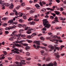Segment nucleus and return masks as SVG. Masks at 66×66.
<instances>
[{
  "instance_id": "53",
  "label": "nucleus",
  "mask_w": 66,
  "mask_h": 66,
  "mask_svg": "<svg viewBox=\"0 0 66 66\" xmlns=\"http://www.w3.org/2000/svg\"><path fill=\"white\" fill-rule=\"evenodd\" d=\"M51 14L53 15V16L54 17H55V14L54 13H51Z\"/></svg>"
},
{
  "instance_id": "8",
  "label": "nucleus",
  "mask_w": 66,
  "mask_h": 66,
  "mask_svg": "<svg viewBox=\"0 0 66 66\" xmlns=\"http://www.w3.org/2000/svg\"><path fill=\"white\" fill-rule=\"evenodd\" d=\"M11 36H13L11 37L9 39V40H10L11 41H13L14 40V37L15 36H16L17 37V34H14L13 35H11Z\"/></svg>"
},
{
  "instance_id": "52",
  "label": "nucleus",
  "mask_w": 66,
  "mask_h": 66,
  "mask_svg": "<svg viewBox=\"0 0 66 66\" xmlns=\"http://www.w3.org/2000/svg\"><path fill=\"white\" fill-rule=\"evenodd\" d=\"M19 21L20 22H22V20L20 19L19 20Z\"/></svg>"
},
{
  "instance_id": "42",
  "label": "nucleus",
  "mask_w": 66,
  "mask_h": 66,
  "mask_svg": "<svg viewBox=\"0 0 66 66\" xmlns=\"http://www.w3.org/2000/svg\"><path fill=\"white\" fill-rule=\"evenodd\" d=\"M2 0H0V2L1 4H2L4 2V1H2Z\"/></svg>"
},
{
  "instance_id": "21",
  "label": "nucleus",
  "mask_w": 66,
  "mask_h": 66,
  "mask_svg": "<svg viewBox=\"0 0 66 66\" xmlns=\"http://www.w3.org/2000/svg\"><path fill=\"white\" fill-rule=\"evenodd\" d=\"M46 9L47 10H50V11H54V9H53L50 8H47Z\"/></svg>"
},
{
  "instance_id": "1",
  "label": "nucleus",
  "mask_w": 66,
  "mask_h": 66,
  "mask_svg": "<svg viewBox=\"0 0 66 66\" xmlns=\"http://www.w3.org/2000/svg\"><path fill=\"white\" fill-rule=\"evenodd\" d=\"M64 47L65 46L64 45H61L60 47H57L56 46H50V47L52 50H53V49H54L55 48L56 50H57L58 51H59V49H60V50H62V49H63V48H64Z\"/></svg>"
},
{
  "instance_id": "33",
  "label": "nucleus",
  "mask_w": 66,
  "mask_h": 66,
  "mask_svg": "<svg viewBox=\"0 0 66 66\" xmlns=\"http://www.w3.org/2000/svg\"><path fill=\"white\" fill-rule=\"evenodd\" d=\"M35 12V11H33V10H31L30 11L29 13L30 14H31L32 13H33L34 12Z\"/></svg>"
},
{
  "instance_id": "24",
  "label": "nucleus",
  "mask_w": 66,
  "mask_h": 66,
  "mask_svg": "<svg viewBox=\"0 0 66 66\" xmlns=\"http://www.w3.org/2000/svg\"><path fill=\"white\" fill-rule=\"evenodd\" d=\"M21 6V5H20V6H18L17 7H16L15 8L16 10H18L19 9H20V6Z\"/></svg>"
},
{
  "instance_id": "50",
  "label": "nucleus",
  "mask_w": 66,
  "mask_h": 66,
  "mask_svg": "<svg viewBox=\"0 0 66 66\" xmlns=\"http://www.w3.org/2000/svg\"><path fill=\"white\" fill-rule=\"evenodd\" d=\"M7 24L6 23H4L3 25V26H4V27H5V26H7Z\"/></svg>"
},
{
  "instance_id": "17",
  "label": "nucleus",
  "mask_w": 66,
  "mask_h": 66,
  "mask_svg": "<svg viewBox=\"0 0 66 66\" xmlns=\"http://www.w3.org/2000/svg\"><path fill=\"white\" fill-rule=\"evenodd\" d=\"M14 50H16V51H20V52H22V50H19L18 49H17L16 48H13Z\"/></svg>"
},
{
  "instance_id": "35",
  "label": "nucleus",
  "mask_w": 66,
  "mask_h": 66,
  "mask_svg": "<svg viewBox=\"0 0 66 66\" xmlns=\"http://www.w3.org/2000/svg\"><path fill=\"white\" fill-rule=\"evenodd\" d=\"M50 60V58L49 57H48L46 59V61H49Z\"/></svg>"
},
{
  "instance_id": "41",
  "label": "nucleus",
  "mask_w": 66,
  "mask_h": 66,
  "mask_svg": "<svg viewBox=\"0 0 66 66\" xmlns=\"http://www.w3.org/2000/svg\"><path fill=\"white\" fill-rule=\"evenodd\" d=\"M21 5L22 6H24V5H25V4L24 2H23L21 4Z\"/></svg>"
},
{
  "instance_id": "40",
  "label": "nucleus",
  "mask_w": 66,
  "mask_h": 66,
  "mask_svg": "<svg viewBox=\"0 0 66 66\" xmlns=\"http://www.w3.org/2000/svg\"><path fill=\"white\" fill-rule=\"evenodd\" d=\"M3 52L4 53V54L5 55H6L7 54V52L6 51H3Z\"/></svg>"
},
{
  "instance_id": "48",
  "label": "nucleus",
  "mask_w": 66,
  "mask_h": 66,
  "mask_svg": "<svg viewBox=\"0 0 66 66\" xmlns=\"http://www.w3.org/2000/svg\"><path fill=\"white\" fill-rule=\"evenodd\" d=\"M23 46H28V45L26 43H24L23 44Z\"/></svg>"
},
{
  "instance_id": "20",
  "label": "nucleus",
  "mask_w": 66,
  "mask_h": 66,
  "mask_svg": "<svg viewBox=\"0 0 66 66\" xmlns=\"http://www.w3.org/2000/svg\"><path fill=\"white\" fill-rule=\"evenodd\" d=\"M32 18H34V16H31L28 19V21H31V20H33V19Z\"/></svg>"
},
{
  "instance_id": "38",
  "label": "nucleus",
  "mask_w": 66,
  "mask_h": 66,
  "mask_svg": "<svg viewBox=\"0 0 66 66\" xmlns=\"http://www.w3.org/2000/svg\"><path fill=\"white\" fill-rule=\"evenodd\" d=\"M40 39L41 40H45V38L43 37H42L40 38Z\"/></svg>"
},
{
  "instance_id": "23",
  "label": "nucleus",
  "mask_w": 66,
  "mask_h": 66,
  "mask_svg": "<svg viewBox=\"0 0 66 66\" xmlns=\"http://www.w3.org/2000/svg\"><path fill=\"white\" fill-rule=\"evenodd\" d=\"M54 12L56 15H59V14H60V12L58 11H55Z\"/></svg>"
},
{
  "instance_id": "28",
  "label": "nucleus",
  "mask_w": 66,
  "mask_h": 66,
  "mask_svg": "<svg viewBox=\"0 0 66 66\" xmlns=\"http://www.w3.org/2000/svg\"><path fill=\"white\" fill-rule=\"evenodd\" d=\"M2 5H3V6H4V5H5V6H7V3H3L2 4Z\"/></svg>"
},
{
  "instance_id": "64",
  "label": "nucleus",
  "mask_w": 66,
  "mask_h": 66,
  "mask_svg": "<svg viewBox=\"0 0 66 66\" xmlns=\"http://www.w3.org/2000/svg\"><path fill=\"white\" fill-rule=\"evenodd\" d=\"M60 9L61 11H63V8L61 7Z\"/></svg>"
},
{
  "instance_id": "46",
  "label": "nucleus",
  "mask_w": 66,
  "mask_h": 66,
  "mask_svg": "<svg viewBox=\"0 0 66 66\" xmlns=\"http://www.w3.org/2000/svg\"><path fill=\"white\" fill-rule=\"evenodd\" d=\"M21 36L22 37H26V36L24 35H21Z\"/></svg>"
},
{
  "instance_id": "14",
  "label": "nucleus",
  "mask_w": 66,
  "mask_h": 66,
  "mask_svg": "<svg viewBox=\"0 0 66 66\" xmlns=\"http://www.w3.org/2000/svg\"><path fill=\"white\" fill-rule=\"evenodd\" d=\"M45 26L47 29H49L51 26V25L49 24V23H48L46 25H45Z\"/></svg>"
},
{
  "instance_id": "32",
  "label": "nucleus",
  "mask_w": 66,
  "mask_h": 66,
  "mask_svg": "<svg viewBox=\"0 0 66 66\" xmlns=\"http://www.w3.org/2000/svg\"><path fill=\"white\" fill-rule=\"evenodd\" d=\"M30 24H32V25H34L35 24V22H31Z\"/></svg>"
},
{
  "instance_id": "30",
  "label": "nucleus",
  "mask_w": 66,
  "mask_h": 66,
  "mask_svg": "<svg viewBox=\"0 0 66 66\" xmlns=\"http://www.w3.org/2000/svg\"><path fill=\"white\" fill-rule=\"evenodd\" d=\"M23 31H24V30H23L22 29H21L19 30V33H22Z\"/></svg>"
},
{
  "instance_id": "18",
  "label": "nucleus",
  "mask_w": 66,
  "mask_h": 66,
  "mask_svg": "<svg viewBox=\"0 0 66 66\" xmlns=\"http://www.w3.org/2000/svg\"><path fill=\"white\" fill-rule=\"evenodd\" d=\"M15 51H14V52H12L10 54H12L13 53H16V54H19V52H18V51H17L16 50H15Z\"/></svg>"
},
{
  "instance_id": "62",
  "label": "nucleus",
  "mask_w": 66,
  "mask_h": 66,
  "mask_svg": "<svg viewBox=\"0 0 66 66\" xmlns=\"http://www.w3.org/2000/svg\"><path fill=\"white\" fill-rule=\"evenodd\" d=\"M17 58H18L19 59H22V57H17Z\"/></svg>"
},
{
  "instance_id": "57",
  "label": "nucleus",
  "mask_w": 66,
  "mask_h": 66,
  "mask_svg": "<svg viewBox=\"0 0 66 66\" xmlns=\"http://www.w3.org/2000/svg\"><path fill=\"white\" fill-rule=\"evenodd\" d=\"M42 45H44V46H47V44H45V43H42Z\"/></svg>"
},
{
  "instance_id": "54",
  "label": "nucleus",
  "mask_w": 66,
  "mask_h": 66,
  "mask_svg": "<svg viewBox=\"0 0 66 66\" xmlns=\"http://www.w3.org/2000/svg\"><path fill=\"white\" fill-rule=\"evenodd\" d=\"M5 33L6 34H8V33H9V32L8 31H5Z\"/></svg>"
},
{
  "instance_id": "15",
  "label": "nucleus",
  "mask_w": 66,
  "mask_h": 66,
  "mask_svg": "<svg viewBox=\"0 0 66 66\" xmlns=\"http://www.w3.org/2000/svg\"><path fill=\"white\" fill-rule=\"evenodd\" d=\"M13 19L10 20L8 22V23H10V24H13Z\"/></svg>"
},
{
  "instance_id": "61",
  "label": "nucleus",
  "mask_w": 66,
  "mask_h": 66,
  "mask_svg": "<svg viewBox=\"0 0 66 66\" xmlns=\"http://www.w3.org/2000/svg\"><path fill=\"white\" fill-rule=\"evenodd\" d=\"M10 9H11V10H12V9H13V7L10 6Z\"/></svg>"
},
{
  "instance_id": "22",
  "label": "nucleus",
  "mask_w": 66,
  "mask_h": 66,
  "mask_svg": "<svg viewBox=\"0 0 66 66\" xmlns=\"http://www.w3.org/2000/svg\"><path fill=\"white\" fill-rule=\"evenodd\" d=\"M40 52L41 53L42 55H44L43 53H44V52H45V51L43 50H41L40 51Z\"/></svg>"
},
{
  "instance_id": "36",
  "label": "nucleus",
  "mask_w": 66,
  "mask_h": 66,
  "mask_svg": "<svg viewBox=\"0 0 66 66\" xmlns=\"http://www.w3.org/2000/svg\"><path fill=\"white\" fill-rule=\"evenodd\" d=\"M34 21H39V19H34Z\"/></svg>"
},
{
  "instance_id": "3",
  "label": "nucleus",
  "mask_w": 66,
  "mask_h": 66,
  "mask_svg": "<svg viewBox=\"0 0 66 66\" xmlns=\"http://www.w3.org/2000/svg\"><path fill=\"white\" fill-rule=\"evenodd\" d=\"M15 43H18L19 42H18V41H15V42H13V44H11V45H13V46H12V48H15V47H16L15 46H15H17L18 47H22V45H21L20 44V45H19V44Z\"/></svg>"
},
{
  "instance_id": "59",
  "label": "nucleus",
  "mask_w": 66,
  "mask_h": 66,
  "mask_svg": "<svg viewBox=\"0 0 66 66\" xmlns=\"http://www.w3.org/2000/svg\"><path fill=\"white\" fill-rule=\"evenodd\" d=\"M13 14H14V13L13 12H12L11 13H10V15H13Z\"/></svg>"
},
{
  "instance_id": "37",
  "label": "nucleus",
  "mask_w": 66,
  "mask_h": 66,
  "mask_svg": "<svg viewBox=\"0 0 66 66\" xmlns=\"http://www.w3.org/2000/svg\"><path fill=\"white\" fill-rule=\"evenodd\" d=\"M39 4L40 6H41V7H43V4L42 3V2H40V3H39Z\"/></svg>"
},
{
  "instance_id": "45",
  "label": "nucleus",
  "mask_w": 66,
  "mask_h": 66,
  "mask_svg": "<svg viewBox=\"0 0 66 66\" xmlns=\"http://www.w3.org/2000/svg\"><path fill=\"white\" fill-rule=\"evenodd\" d=\"M27 37V38H31V36L30 35H29Z\"/></svg>"
},
{
  "instance_id": "39",
  "label": "nucleus",
  "mask_w": 66,
  "mask_h": 66,
  "mask_svg": "<svg viewBox=\"0 0 66 66\" xmlns=\"http://www.w3.org/2000/svg\"><path fill=\"white\" fill-rule=\"evenodd\" d=\"M18 23V22H17L15 21V22H13V23H12V24H17V23Z\"/></svg>"
},
{
  "instance_id": "2",
  "label": "nucleus",
  "mask_w": 66,
  "mask_h": 66,
  "mask_svg": "<svg viewBox=\"0 0 66 66\" xmlns=\"http://www.w3.org/2000/svg\"><path fill=\"white\" fill-rule=\"evenodd\" d=\"M25 60H20V62L19 63L18 61H16L15 62V63L17 65H15V66H22V64L25 65L26 63H24Z\"/></svg>"
},
{
  "instance_id": "10",
  "label": "nucleus",
  "mask_w": 66,
  "mask_h": 66,
  "mask_svg": "<svg viewBox=\"0 0 66 66\" xmlns=\"http://www.w3.org/2000/svg\"><path fill=\"white\" fill-rule=\"evenodd\" d=\"M40 41H34L33 42V43L34 44H35L36 43V44H37V45H40Z\"/></svg>"
},
{
  "instance_id": "31",
  "label": "nucleus",
  "mask_w": 66,
  "mask_h": 66,
  "mask_svg": "<svg viewBox=\"0 0 66 66\" xmlns=\"http://www.w3.org/2000/svg\"><path fill=\"white\" fill-rule=\"evenodd\" d=\"M30 55V53H29V52H27L26 53V55L27 56H28V55Z\"/></svg>"
},
{
  "instance_id": "43",
  "label": "nucleus",
  "mask_w": 66,
  "mask_h": 66,
  "mask_svg": "<svg viewBox=\"0 0 66 66\" xmlns=\"http://www.w3.org/2000/svg\"><path fill=\"white\" fill-rule=\"evenodd\" d=\"M8 18H7L4 17V18H3L2 19L4 20H7Z\"/></svg>"
},
{
  "instance_id": "60",
  "label": "nucleus",
  "mask_w": 66,
  "mask_h": 66,
  "mask_svg": "<svg viewBox=\"0 0 66 66\" xmlns=\"http://www.w3.org/2000/svg\"><path fill=\"white\" fill-rule=\"evenodd\" d=\"M37 2V0H34L33 1V3H35V2Z\"/></svg>"
},
{
  "instance_id": "7",
  "label": "nucleus",
  "mask_w": 66,
  "mask_h": 66,
  "mask_svg": "<svg viewBox=\"0 0 66 66\" xmlns=\"http://www.w3.org/2000/svg\"><path fill=\"white\" fill-rule=\"evenodd\" d=\"M57 36H54L53 37V38L54 39H53V40H52L51 39H50V41H51V42H53V41H56V42H54V43H55V44H58L57 42H59V40L57 39H55V38Z\"/></svg>"
},
{
  "instance_id": "13",
  "label": "nucleus",
  "mask_w": 66,
  "mask_h": 66,
  "mask_svg": "<svg viewBox=\"0 0 66 66\" xmlns=\"http://www.w3.org/2000/svg\"><path fill=\"white\" fill-rule=\"evenodd\" d=\"M14 27H13L10 26L9 27H6L5 28V29L6 30H9L10 29H13L14 28Z\"/></svg>"
},
{
  "instance_id": "27",
  "label": "nucleus",
  "mask_w": 66,
  "mask_h": 66,
  "mask_svg": "<svg viewBox=\"0 0 66 66\" xmlns=\"http://www.w3.org/2000/svg\"><path fill=\"white\" fill-rule=\"evenodd\" d=\"M36 35V33H34L31 35V36L32 37H33V36H34Z\"/></svg>"
},
{
  "instance_id": "44",
  "label": "nucleus",
  "mask_w": 66,
  "mask_h": 66,
  "mask_svg": "<svg viewBox=\"0 0 66 66\" xmlns=\"http://www.w3.org/2000/svg\"><path fill=\"white\" fill-rule=\"evenodd\" d=\"M46 27H45V26L43 28V31H46V29H46Z\"/></svg>"
},
{
  "instance_id": "55",
  "label": "nucleus",
  "mask_w": 66,
  "mask_h": 66,
  "mask_svg": "<svg viewBox=\"0 0 66 66\" xmlns=\"http://www.w3.org/2000/svg\"><path fill=\"white\" fill-rule=\"evenodd\" d=\"M21 35V33H20V34H18V35H17V37H20Z\"/></svg>"
},
{
  "instance_id": "49",
  "label": "nucleus",
  "mask_w": 66,
  "mask_h": 66,
  "mask_svg": "<svg viewBox=\"0 0 66 66\" xmlns=\"http://www.w3.org/2000/svg\"><path fill=\"white\" fill-rule=\"evenodd\" d=\"M42 4H43L44 5H45V4H46V3L44 2V1H42Z\"/></svg>"
},
{
  "instance_id": "11",
  "label": "nucleus",
  "mask_w": 66,
  "mask_h": 66,
  "mask_svg": "<svg viewBox=\"0 0 66 66\" xmlns=\"http://www.w3.org/2000/svg\"><path fill=\"white\" fill-rule=\"evenodd\" d=\"M33 46L35 48H36V49L37 50L38 49V48H40V46L37 45L36 46V45L35 44H34L33 45Z\"/></svg>"
},
{
  "instance_id": "63",
  "label": "nucleus",
  "mask_w": 66,
  "mask_h": 66,
  "mask_svg": "<svg viewBox=\"0 0 66 66\" xmlns=\"http://www.w3.org/2000/svg\"><path fill=\"white\" fill-rule=\"evenodd\" d=\"M10 5V4L9 3H7L6 6L8 7Z\"/></svg>"
},
{
  "instance_id": "19",
  "label": "nucleus",
  "mask_w": 66,
  "mask_h": 66,
  "mask_svg": "<svg viewBox=\"0 0 66 66\" xmlns=\"http://www.w3.org/2000/svg\"><path fill=\"white\" fill-rule=\"evenodd\" d=\"M30 47L28 46H26V47H25V49L26 50H27V51H28L29 49H30Z\"/></svg>"
},
{
  "instance_id": "47",
  "label": "nucleus",
  "mask_w": 66,
  "mask_h": 66,
  "mask_svg": "<svg viewBox=\"0 0 66 66\" xmlns=\"http://www.w3.org/2000/svg\"><path fill=\"white\" fill-rule=\"evenodd\" d=\"M40 48L42 49H46V47H42L41 46L40 47Z\"/></svg>"
},
{
  "instance_id": "12",
  "label": "nucleus",
  "mask_w": 66,
  "mask_h": 66,
  "mask_svg": "<svg viewBox=\"0 0 66 66\" xmlns=\"http://www.w3.org/2000/svg\"><path fill=\"white\" fill-rule=\"evenodd\" d=\"M54 55H55V56H56V57L57 58H59V57H60V55H59V53L58 52L56 53H55L54 54Z\"/></svg>"
},
{
  "instance_id": "9",
  "label": "nucleus",
  "mask_w": 66,
  "mask_h": 66,
  "mask_svg": "<svg viewBox=\"0 0 66 66\" xmlns=\"http://www.w3.org/2000/svg\"><path fill=\"white\" fill-rule=\"evenodd\" d=\"M26 24H19L18 25V27L19 28H21V27H23V28H26Z\"/></svg>"
},
{
  "instance_id": "29",
  "label": "nucleus",
  "mask_w": 66,
  "mask_h": 66,
  "mask_svg": "<svg viewBox=\"0 0 66 66\" xmlns=\"http://www.w3.org/2000/svg\"><path fill=\"white\" fill-rule=\"evenodd\" d=\"M17 32V31H13L12 32V34L11 35H13L14 34H15V33H16V32Z\"/></svg>"
},
{
  "instance_id": "4",
  "label": "nucleus",
  "mask_w": 66,
  "mask_h": 66,
  "mask_svg": "<svg viewBox=\"0 0 66 66\" xmlns=\"http://www.w3.org/2000/svg\"><path fill=\"white\" fill-rule=\"evenodd\" d=\"M28 29L27 31V34H30L31 33V31H31V30H32L33 29H32V28H30L29 27H26L25 28V30H28Z\"/></svg>"
},
{
  "instance_id": "34",
  "label": "nucleus",
  "mask_w": 66,
  "mask_h": 66,
  "mask_svg": "<svg viewBox=\"0 0 66 66\" xmlns=\"http://www.w3.org/2000/svg\"><path fill=\"white\" fill-rule=\"evenodd\" d=\"M1 56L2 57V60H3L5 58V57H3L4 56V54H2Z\"/></svg>"
},
{
  "instance_id": "26",
  "label": "nucleus",
  "mask_w": 66,
  "mask_h": 66,
  "mask_svg": "<svg viewBox=\"0 0 66 66\" xmlns=\"http://www.w3.org/2000/svg\"><path fill=\"white\" fill-rule=\"evenodd\" d=\"M59 19H61V20H65V19L61 17H60L59 18Z\"/></svg>"
},
{
  "instance_id": "51",
  "label": "nucleus",
  "mask_w": 66,
  "mask_h": 66,
  "mask_svg": "<svg viewBox=\"0 0 66 66\" xmlns=\"http://www.w3.org/2000/svg\"><path fill=\"white\" fill-rule=\"evenodd\" d=\"M50 18L51 19H53L54 18V17L53 16H50Z\"/></svg>"
},
{
  "instance_id": "5",
  "label": "nucleus",
  "mask_w": 66,
  "mask_h": 66,
  "mask_svg": "<svg viewBox=\"0 0 66 66\" xmlns=\"http://www.w3.org/2000/svg\"><path fill=\"white\" fill-rule=\"evenodd\" d=\"M13 12L14 13H15V15H20V17H22V15H23V14L22 13H21L20 12H19L18 13L17 11H16V10L14 9V10H13Z\"/></svg>"
},
{
  "instance_id": "58",
  "label": "nucleus",
  "mask_w": 66,
  "mask_h": 66,
  "mask_svg": "<svg viewBox=\"0 0 66 66\" xmlns=\"http://www.w3.org/2000/svg\"><path fill=\"white\" fill-rule=\"evenodd\" d=\"M46 39H47V40H48L49 39H50V37H46Z\"/></svg>"
},
{
  "instance_id": "56",
  "label": "nucleus",
  "mask_w": 66,
  "mask_h": 66,
  "mask_svg": "<svg viewBox=\"0 0 66 66\" xmlns=\"http://www.w3.org/2000/svg\"><path fill=\"white\" fill-rule=\"evenodd\" d=\"M56 1L57 3H59L60 2V0H56Z\"/></svg>"
},
{
  "instance_id": "25",
  "label": "nucleus",
  "mask_w": 66,
  "mask_h": 66,
  "mask_svg": "<svg viewBox=\"0 0 66 66\" xmlns=\"http://www.w3.org/2000/svg\"><path fill=\"white\" fill-rule=\"evenodd\" d=\"M27 41L29 43H32L33 42V41L31 40H27Z\"/></svg>"
},
{
  "instance_id": "16",
  "label": "nucleus",
  "mask_w": 66,
  "mask_h": 66,
  "mask_svg": "<svg viewBox=\"0 0 66 66\" xmlns=\"http://www.w3.org/2000/svg\"><path fill=\"white\" fill-rule=\"evenodd\" d=\"M35 6L36 7L37 9H40V8H39V7H40V6L39 5L37 4H36L35 5Z\"/></svg>"
},
{
  "instance_id": "6",
  "label": "nucleus",
  "mask_w": 66,
  "mask_h": 66,
  "mask_svg": "<svg viewBox=\"0 0 66 66\" xmlns=\"http://www.w3.org/2000/svg\"><path fill=\"white\" fill-rule=\"evenodd\" d=\"M47 19H45L42 20V21L43 22V23L44 26H45L47 24L49 23V22L47 21Z\"/></svg>"
}]
</instances>
